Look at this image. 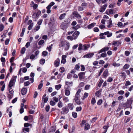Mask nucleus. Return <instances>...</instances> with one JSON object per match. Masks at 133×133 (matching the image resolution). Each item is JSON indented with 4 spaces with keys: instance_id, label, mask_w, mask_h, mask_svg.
<instances>
[{
    "instance_id": "nucleus-34",
    "label": "nucleus",
    "mask_w": 133,
    "mask_h": 133,
    "mask_svg": "<svg viewBox=\"0 0 133 133\" xmlns=\"http://www.w3.org/2000/svg\"><path fill=\"white\" fill-rule=\"evenodd\" d=\"M104 33H102L99 36L100 37V38L101 39H104L105 38V36H104Z\"/></svg>"
},
{
    "instance_id": "nucleus-24",
    "label": "nucleus",
    "mask_w": 133,
    "mask_h": 133,
    "mask_svg": "<svg viewBox=\"0 0 133 133\" xmlns=\"http://www.w3.org/2000/svg\"><path fill=\"white\" fill-rule=\"evenodd\" d=\"M120 43L118 41H116L112 43V45H114L116 46H117L119 45V44H120Z\"/></svg>"
},
{
    "instance_id": "nucleus-13",
    "label": "nucleus",
    "mask_w": 133,
    "mask_h": 133,
    "mask_svg": "<svg viewBox=\"0 0 133 133\" xmlns=\"http://www.w3.org/2000/svg\"><path fill=\"white\" fill-rule=\"evenodd\" d=\"M60 61L59 59L57 58L54 62V64L55 67H58Z\"/></svg>"
},
{
    "instance_id": "nucleus-3",
    "label": "nucleus",
    "mask_w": 133,
    "mask_h": 133,
    "mask_svg": "<svg viewBox=\"0 0 133 133\" xmlns=\"http://www.w3.org/2000/svg\"><path fill=\"white\" fill-rule=\"evenodd\" d=\"M79 34V31H75L72 35L74 39H76Z\"/></svg>"
},
{
    "instance_id": "nucleus-31",
    "label": "nucleus",
    "mask_w": 133,
    "mask_h": 133,
    "mask_svg": "<svg viewBox=\"0 0 133 133\" xmlns=\"http://www.w3.org/2000/svg\"><path fill=\"white\" fill-rule=\"evenodd\" d=\"M72 116L75 118H76L77 117V114L76 112H72Z\"/></svg>"
},
{
    "instance_id": "nucleus-22",
    "label": "nucleus",
    "mask_w": 133,
    "mask_h": 133,
    "mask_svg": "<svg viewBox=\"0 0 133 133\" xmlns=\"http://www.w3.org/2000/svg\"><path fill=\"white\" fill-rule=\"evenodd\" d=\"M66 15V14L65 13L62 14L59 17V19L61 20L64 19Z\"/></svg>"
},
{
    "instance_id": "nucleus-51",
    "label": "nucleus",
    "mask_w": 133,
    "mask_h": 133,
    "mask_svg": "<svg viewBox=\"0 0 133 133\" xmlns=\"http://www.w3.org/2000/svg\"><path fill=\"white\" fill-rule=\"evenodd\" d=\"M76 103L77 104H80L81 103V102L80 101L79 99H78L75 101Z\"/></svg>"
},
{
    "instance_id": "nucleus-26",
    "label": "nucleus",
    "mask_w": 133,
    "mask_h": 133,
    "mask_svg": "<svg viewBox=\"0 0 133 133\" xmlns=\"http://www.w3.org/2000/svg\"><path fill=\"white\" fill-rule=\"evenodd\" d=\"M1 61L2 62V64L3 66H4L5 64V58L4 57H2L1 59Z\"/></svg>"
},
{
    "instance_id": "nucleus-48",
    "label": "nucleus",
    "mask_w": 133,
    "mask_h": 133,
    "mask_svg": "<svg viewBox=\"0 0 133 133\" xmlns=\"http://www.w3.org/2000/svg\"><path fill=\"white\" fill-rule=\"evenodd\" d=\"M30 83V82L29 81L25 82L24 83V85L25 86H28Z\"/></svg>"
},
{
    "instance_id": "nucleus-20",
    "label": "nucleus",
    "mask_w": 133,
    "mask_h": 133,
    "mask_svg": "<svg viewBox=\"0 0 133 133\" xmlns=\"http://www.w3.org/2000/svg\"><path fill=\"white\" fill-rule=\"evenodd\" d=\"M96 24V23H93L90 24L87 27L88 29H90L93 28Z\"/></svg>"
},
{
    "instance_id": "nucleus-2",
    "label": "nucleus",
    "mask_w": 133,
    "mask_h": 133,
    "mask_svg": "<svg viewBox=\"0 0 133 133\" xmlns=\"http://www.w3.org/2000/svg\"><path fill=\"white\" fill-rule=\"evenodd\" d=\"M70 24L69 22L67 21H65L63 22L61 25V27L63 30H64L68 27Z\"/></svg>"
},
{
    "instance_id": "nucleus-33",
    "label": "nucleus",
    "mask_w": 133,
    "mask_h": 133,
    "mask_svg": "<svg viewBox=\"0 0 133 133\" xmlns=\"http://www.w3.org/2000/svg\"><path fill=\"white\" fill-rule=\"evenodd\" d=\"M48 100V98L47 97H45L44 98L43 97L42 98V101H44V103H46L47 102Z\"/></svg>"
},
{
    "instance_id": "nucleus-49",
    "label": "nucleus",
    "mask_w": 133,
    "mask_h": 133,
    "mask_svg": "<svg viewBox=\"0 0 133 133\" xmlns=\"http://www.w3.org/2000/svg\"><path fill=\"white\" fill-rule=\"evenodd\" d=\"M48 54V52L46 51H43L42 52V55L44 56H46Z\"/></svg>"
},
{
    "instance_id": "nucleus-60",
    "label": "nucleus",
    "mask_w": 133,
    "mask_h": 133,
    "mask_svg": "<svg viewBox=\"0 0 133 133\" xmlns=\"http://www.w3.org/2000/svg\"><path fill=\"white\" fill-rule=\"evenodd\" d=\"M90 85H87L85 86L84 88L85 90H88L89 89Z\"/></svg>"
},
{
    "instance_id": "nucleus-12",
    "label": "nucleus",
    "mask_w": 133,
    "mask_h": 133,
    "mask_svg": "<svg viewBox=\"0 0 133 133\" xmlns=\"http://www.w3.org/2000/svg\"><path fill=\"white\" fill-rule=\"evenodd\" d=\"M103 77L106 78L107 76L109 75L108 71L107 69L104 71L103 73Z\"/></svg>"
},
{
    "instance_id": "nucleus-25",
    "label": "nucleus",
    "mask_w": 133,
    "mask_h": 133,
    "mask_svg": "<svg viewBox=\"0 0 133 133\" xmlns=\"http://www.w3.org/2000/svg\"><path fill=\"white\" fill-rule=\"evenodd\" d=\"M63 106V104L62 102L59 101L57 104V106L59 108H62Z\"/></svg>"
},
{
    "instance_id": "nucleus-10",
    "label": "nucleus",
    "mask_w": 133,
    "mask_h": 133,
    "mask_svg": "<svg viewBox=\"0 0 133 133\" xmlns=\"http://www.w3.org/2000/svg\"><path fill=\"white\" fill-rule=\"evenodd\" d=\"M94 54L93 53H89L84 55L83 57V58H90L92 57L94 55Z\"/></svg>"
},
{
    "instance_id": "nucleus-58",
    "label": "nucleus",
    "mask_w": 133,
    "mask_h": 133,
    "mask_svg": "<svg viewBox=\"0 0 133 133\" xmlns=\"http://www.w3.org/2000/svg\"><path fill=\"white\" fill-rule=\"evenodd\" d=\"M50 104L51 105L54 106L56 104V103L54 101H51L50 102Z\"/></svg>"
},
{
    "instance_id": "nucleus-50",
    "label": "nucleus",
    "mask_w": 133,
    "mask_h": 133,
    "mask_svg": "<svg viewBox=\"0 0 133 133\" xmlns=\"http://www.w3.org/2000/svg\"><path fill=\"white\" fill-rule=\"evenodd\" d=\"M117 93L119 95H123L124 94V91L123 90H120Z\"/></svg>"
},
{
    "instance_id": "nucleus-55",
    "label": "nucleus",
    "mask_w": 133,
    "mask_h": 133,
    "mask_svg": "<svg viewBox=\"0 0 133 133\" xmlns=\"http://www.w3.org/2000/svg\"><path fill=\"white\" fill-rule=\"evenodd\" d=\"M80 26L79 25H77L75 26H73L72 28L74 29L75 30H77L79 28H80Z\"/></svg>"
},
{
    "instance_id": "nucleus-29",
    "label": "nucleus",
    "mask_w": 133,
    "mask_h": 133,
    "mask_svg": "<svg viewBox=\"0 0 133 133\" xmlns=\"http://www.w3.org/2000/svg\"><path fill=\"white\" fill-rule=\"evenodd\" d=\"M103 82V80L102 79L100 80L98 84V86L99 87H101Z\"/></svg>"
},
{
    "instance_id": "nucleus-7",
    "label": "nucleus",
    "mask_w": 133,
    "mask_h": 133,
    "mask_svg": "<svg viewBox=\"0 0 133 133\" xmlns=\"http://www.w3.org/2000/svg\"><path fill=\"white\" fill-rule=\"evenodd\" d=\"M112 21L111 19H110L109 20L107 21V26L108 28H111L112 26Z\"/></svg>"
},
{
    "instance_id": "nucleus-62",
    "label": "nucleus",
    "mask_w": 133,
    "mask_h": 133,
    "mask_svg": "<svg viewBox=\"0 0 133 133\" xmlns=\"http://www.w3.org/2000/svg\"><path fill=\"white\" fill-rule=\"evenodd\" d=\"M53 99V100L56 102H58V99L56 97H54Z\"/></svg>"
},
{
    "instance_id": "nucleus-39",
    "label": "nucleus",
    "mask_w": 133,
    "mask_h": 133,
    "mask_svg": "<svg viewBox=\"0 0 133 133\" xmlns=\"http://www.w3.org/2000/svg\"><path fill=\"white\" fill-rule=\"evenodd\" d=\"M70 44L69 43H67L66 44V46L65 48V49L66 50H68L69 48Z\"/></svg>"
},
{
    "instance_id": "nucleus-53",
    "label": "nucleus",
    "mask_w": 133,
    "mask_h": 133,
    "mask_svg": "<svg viewBox=\"0 0 133 133\" xmlns=\"http://www.w3.org/2000/svg\"><path fill=\"white\" fill-rule=\"evenodd\" d=\"M30 129L29 128H24L23 129V132H24V130L27 132H28L29 131Z\"/></svg>"
},
{
    "instance_id": "nucleus-9",
    "label": "nucleus",
    "mask_w": 133,
    "mask_h": 133,
    "mask_svg": "<svg viewBox=\"0 0 133 133\" xmlns=\"http://www.w3.org/2000/svg\"><path fill=\"white\" fill-rule=\"evenodd\" d=\"M85 72H81L78 74V76L80 80H81L84 78V76L85 75Z\"/></svg>"
},
{
    "instance_id": "nucleus-14",
    "label": "nucleus",
    "mask_w": 133,
    "mask_h": 133,
    "mask_svg": "<svg viewBox=\"0 0 133 133\" xmlns=\"http://www.w3.org/2000/svg\"><path fill=\"white\" fill-rule=\"evenodd\" d=\"M90 128V125L88 123L85 124L84 129L85 130L89 129Z\"/></svg>"
},
{
    "instance_id": "nucleus-64",
    "label": "nucleus",
    "mask_w": 133,
    "mask_h": 133,
    "mask_svg": "<svg viewBox=\"0 0 133 133\" xmlns=\"http://www.w3.org/2000/svg\"><path fill=\"white\" fill-rule=\"evenodd\" d=\"M113 79L112 77H109L107 80V81L108 82H111L113 81Z\"/></svg>"
},
{
    "instance_id": "nucleus-16",
    "label": "nucleus",
    "mask_w": 133,
    "mask_h": 133,
    "mask_svg": "<svg viewBox=\"0 0 133 133\" xmlns=\"http://www.w3.org/2000/svg\"><path fill=\"white\" fill-rule=\"evenodd\" d=\"M65 94L66 96H69L70 94V92L68 88H66L65 90Z\"/></svg>"
},
{
    "instance_id": "nucleus-56",
    "label": "nucleus",
    "mask_w": 133,
    "mask_h": 133,
    "mask_svg": "<svg viewBox=\"0 0 133 133\" xmlns=\"http://www.w3.org/2000/svg\"><path fill=\"white\" fill-rule=\"evenodd\" d=\"M65 45L64 43L63 42H60L59 44V45L61 47Z\"/></svg>"
},
{
    "instance_id": "nucleus-5",
    "label": "nucleus",
    "mask_w": 133,
    "mask_h": 133,
    "mask_svg": "<svg viewBox=\"0 0 133 133\" xmlns=\"http://www.w3.org/2000/svg\"><path fill=\"white\" fill-rule=\"evenodd\" d=\"M62 112L61 113L62 114H66L69 111V109L66 107H63L62 108Z\"/></svg>"
},
{
    "instance_id": "nucleus-27",
    "label": "nucleus",
    "mask_w": 133,
    "mask_h": 133,
    "mask_svg": "<svg viewBox=\"0 0 133 133\" xmlns=\"http://www.w3.org/2000/svg\"><path fill=\"white\" fill-rule=\"evenodd\" d=\"M101 90H99L98 91L96 92L95 93V95L97 97H99L100 95V93L101 92Z\"/></svg>"
},
{
    "instance_id": "nucleus-32",
    "label": "nucleus",
    "mask_w": 133,
    "mask_h": 133,
    "mask_svg": "<svg viewBox=\"0 0 133 133\" xmlns=\"http://www.w3.org/2000/svg\"><path fill=\"white\" fill-rule=\"evenodd\" d=\"M96 102V101L95 98H92L91 100V104L94 105Z\"/></svg>"
},
{
    "instance_id": "nucleus-28",
    "label": "nucleus",
    "mask_w": 133,
    "mask_h": 133,
    "mask_svg": "<svg viewBox=\"0 0 133 133\" xmlns=\"http://www.w3.org/2000/svg\"><path fill=\"white\" fill-rule=\"evenodd\" d=\"M63 100L65 102H67L69 101V100L68 99V97H64L63 98Z\"/></svg>"
},
{
    "instance_id": "nucleus-35",
    "label": "nucleus",
    "mask_w": 133,
    "mask_h": 133,
    "mask_svg": "<svg viewBox=\"0 0 133 133\" xmlns=\"http://www.w3.org/2000/svg\"><path fill=\"white\" fill-rule=\"evenodd\" d=\"M25 50L26 49L24 47H23L22 48L21 50V52L22 54H24L25 53Z\"/></svg>"
},
{
    "instance_id": "nucleus-21",
    "label": "nucleus",
    "mask_w": 133,
    "mask_h": 133,
    "mask_svg": "<svg viewBox=\"0 0 133 133\" xmlns=\"http://www.w3.org/2000/svg\"><path fill=\"white\" fill-rule=\"evenodd\" d=\"M89 47V46L88 45H87L86 44H84L83 46V50H85L87 49Z\"/></svg>"
},
{
    "instance_id": "nucleus-6",
    "label": "nucleus",
    "mask_w": 133,
    "mask_h": 133,
    "mask_svg": "<svg viewBox=\"0 0 133 133\" xmlns=\"http://www.w3.org/2000/svg\"><path fill=\"white\" fill-rule=\"evenodd\" d=\"M133 101V98H129L127 101V104L129 106H130Z\"/></svg>"
},
{
    "instance_id": "nucleus-54",
    "label": "nucleus",
    "mask_w": 133,
    "mask_h": 133,
    "mask_svg": "<svg viewBox=\"0 0 133 133\" xmlns=\"http://www.w3.org/2000/svg\"><path fill=\"white\" fill-rule=\"evenodd\" d=\"M52 44H51V46H48L46 48L49 51H50L52 48Z\"/></svg>"
},
{
    "instance_id": "nucleus-52",
    "label": "nucleus",
    "mask_w": 133,
    "mask_h": 133,
    "mask_svg": "<svg viewBox=\"0 0 133 133\" xmlns=\"http://www.w3.org/2000/svg\"><path fill=\"white\" fill-rule=\"evenodd\" d=\"M81 70L82 71H84L85 70V68L84 65H81Z\"/></svg>"
},
{
    "instance_id": "nucleus-19",
    "label": "nucleus",
    "mask_w": 133,
    "mask_h": 133,
    "mask_svg": "<svg viewBox=\"0 0 133 133\" xmlns=\"http://www.w3.org/2000/svg\"><path fill=\"white\" fill-rule=\"evenodd\" d=\"M68 106L70 110H72L74 108V105L73 103H69L68 105Z\"/></svg>"
},
{
    "instance_id": "nucleus-30",
    "label": "nucleus",
    "mask_w": 133,
    "mask_h": 133,
    "mask_svg": "<svg viewBox=\"0 0 133 133\" xmlns=\"http://www.w3.org/2000/svg\"><path fill=\"white\" fill-rule=\"evenodd\" d=\"M66 84L69 86H72L73 83L72 82H69L68 81H66L65 82Z\"/></svg>"
},
{
    "instance_id": "nucleus-36",
    "label": "nucleus",
    "mask_w": 133,
    "mask_h": 133,
    "mask_svg": "<svg viewBox=\"0 0 133 133\" xmlns=\"http://www.w3.org/2000/svg\"><path fill=\"white\" fill-rule=\"evenodd\" d=\"M46 8L47 9V13L48 14L50 13L51 12V10H50L51 8L49 6H47L46 7Z\"/></svg>"
},
{
    "instance_id": "nucleus-4",
    "label": "nucleus",
    "mask_w": 133,
    "mask_h": 133,
    "mask_svg": "<svg viewBox=\"0 0 133 133\" xmlns=\"http://www.w3.org/2000/svg\"><path fill=\"white\" fill-rule=\"evenodd\" d=\"M110 47H105L102 49H101L100 51L98 52V53L100 54L102 52H105L108 50L110 48Z\"/></svg>"
},
{
    "instance_id": "nucleus-38",
    "label": "nucleus",
    "mask_w": 133,
    "mask_h": 133,
    "mask_svg": "<svg viewBox=\"0 0 133 133\" xmlns=\"http://www.w3.org/2000/svg\"><path fill=\"white\" fill-rule=\"evenodd\" d=\"M61 84L57 85L55 86V88L56 89L58 90L61 88Z\"/></svg>"
},
{
    "instance_id": "nucleus-17",
    "label": "nucleus",
    "mask_w": 133,
    "mask_h": 133,
    "mask_svg": "<svg viewBox=\"0 0 133 133\" xmlns=\"http://www.w3.org/2000/svg\"><path fill=\"white\" fill-rule=\"evenodd\" d=\"M104 34L105 35H107V36L109 37L112 36V33L111 32H110L109 31H107L104 32Z\"/></svg>"
},
{
    "instance_id": "nucleus-61",
    "label": "nucleus",
    "mask_w": 133,
    "mask_h": 133,
    "mask_svg": "<svg viewBox=\"0 0 133 133\" xmlns=\"http://www.w3.org/2000/svg\"><path fill=\"white\" fill-rule=\"evenodd\" d=\"M37 17H38L36 14V13H34L32 15V18L35 19L37 18Z\"/></svg>"
},
{
    "instance_id": "nucleus-59",
    "label": "nucleus",
    "mask_w": 133,
    "mask_h": 133,
    "mask_svg": "<svg viewBox=\"0 0 133 133\" xmlns=\"http://www.w3.org/2000/svg\"><path fill=\"white\" fill-rule=\"evenodd\" d=\"M131 83V82L129 81H127L125 83V85L126 86H128L130 85Z\"/></svg>"
},
{
    "instance_id": "nucleus-44",
    "label": "nucleus",
    "mask_w": 133,
    "mask_h": 133,
    "mask_svg": "<svg viewBox=\"0 0 133 133\" xmlns=\"http://www.w3.org/2000/svg\"><path fill=\"white\" fill-rule=\"evenodd\" d=\"M44 41L43 40H41L38 43V44L39 45H42L44 43Z\"/></svg>"
},
{
    "instance_id": "nucleus-42",
    "label": "nucleus",
    "mask_w": 133,
    "mask_h": 133,
    "mask_svg": "<svg viewBox=\"0 0 133 133\" xmlns=\"http://www.w3.org/2000/svg\"><path fill=\"white\" fill-rule=\"evenodd\" d=\"M45 60L44 59H42L40 61V63L41 64H43L45 62Z\"/></svg>"
},
{
    "instance_id": "nucleus-18",
    "label": "nucleus",
    "mask_w": 133,
    "mask_h": 133,
    "mask_svg": "<svg viewBox=\"0 0 133 133\" xmlns=\"http://www.w3.org/2000/svg\"><path fill=\"white\" fill-rule=\"evenodd\" d=\"M4 82L3 81L1 82V86H2L1 90L3 91L4 90L5 87V84H4Z\"/></svg>"
},
{
    "instance_id": "nucleus-63",
    "label": "nucleus",
    "mask_w": 133,
    "mask_h": 133,
    "mask_svg": "<svg viewBox=\"0 0 133 133\" xmlns=\"http://www.w3.org/2000/svg\"><path fill=\"white\" fill-rule=\"evenodd\" d=\"M101 57H104L106 56L107 55L105 52H104L102 53L101 54Z\"/></svg>"
},
{
    "instance_id": "nucleus-23",
    "label": "nucleus",
    "mask_w": 133,
    "mask_h": 133,
    "mask_svg": "<svg viewBox=\"0 0 133 133\" xmlns=\"http://www.w3.org/2000/svg\"><path fill=\"white\" fill-rule=\"evenodd\" d=\"M75 16L78 18H80L81 16L78 13L75 12L74 13Z\"/></svg>"
},
{
    "instance_id": "nucleus-41",
    "label": "nucleus",
    "mask_w": 133,
    "mask_h": 133,
    "mask_svg": "<svg viewBox=\"0 0 133 133\" xmlns=\"http://www.w3.org/2000/svg\"><path fill=\"white\" fill-rule=\"evenodd\" d=\"M129 67V65L127 64H125L123 66V68L125 69H127Z\"/></svg>"
},
{
    "instance_id": "nucleus-8",
    "label": "nucleus",
    "mask_w": 133,
    "mask_h": 133,
    "mask_svg": "<svg viewBox=\"0 0 133 133\" xmlns=\"http://www.w3.org/2000/svg\"><path fill=\"white\" fill-rule=\"evenodd\" d=\"M107 6V4H105L102 6L101 9L99 10V11L101 12H103L105 10Z\"/></svg>"
},
{
    "instance_id": "nucleus-1",
    "label": "nucleus",
    "mask_w": 133,
    "mask_h": 133,
    "mask_svg": "<svg viewBox=\"0 0 133 133\" xmlns=\"http://www.w3.org/2000/svg\"><path fill=\"white\" fill-rule=\"evenodd\" d=\"M16 78V76H13L9 84L8 89L9 91V93L11 94L9 95V96H10V98H12L13 96L14 92L13 88H14V86L15 84Z\"/></svg>"
},
{
    "instance_id": "nucleus-15",
    "label": "nucleus",
    "mask_w": 133,
    "mask_h": 133,
    "mask_svg": "<svg viewBox=\"0 0 133 133\" xmlns=\"http://www.w3.org/2000/svg\"><path fill=\"white\" fill-rule=\"evenodd\" d=\"M27 91V89L26 88H23L22 89L21 93L23 95H25L26 94Z\"/></svg>"
},
{
    "instance_id": "nucleus-47",
    "label": "nucleus",
    "mask_w": 133,
    "mask_h": 133,
    "mask_svg": "<svg viewBox=\"0 0 133 133\" xmlns=\"http://www.w3.org/2000/svg\"><path fill=\"white\" fill-rule=\"evenodd\" d=\"M102 102V100L101 99H99L97 102V104L98 105H100Z\"/></svg>"
},
{
    "instance_id": "nucleus-45",
    "label": "nucleus",
    "mask_w": 133,
    "mask_h": 133,
    "mask_svg": "<svg viewBox=\"0 0 133 133\" xmlns=\"http://www.w3.org/2000/svg\"><path fill=\"white\" fill-rule=\"evenodd\" d=\"M67 38L68 40H69L71 41H72L73 39H74L72 37V36H67Z\"/></svg>"
},
{
    "instance_id": "nucleus-40",
    "label": "nucleus",
    "mask_w": 133,
    "mask_h": 133,
    "mask_svg": "<svg viewBox=\"0 0 133 133\" xmlns=\"http://www.w3.org/2000/svg\"><path fill=\"white\" fill-rule=\"evenodd\" d=\"M120 74H121V76L122 77H123L124 78H125L126 77V75L125 73L124 72H121Z\"/></svg>"
},
{
    "instance_id": "nucleus-43",
    "label": "nucleus",
    "mask_w": 133,
    "mask_h": 133,
    "mask_svg": "<svg viewBox=\"0 0 133 133\" xmlns=\"http://www.w3.org/2000/svg\"><path fill=\"white\" fill-rule=\"evenodd\" d=\"M33 24H34L33 23H32L30 25H29V26L28 27V29L29 30H30L32 28V26H33Z\"/></svg>"
},
{
    "instance_id": "nucleus-11",
    "label": "nucleus",
    "mask_w": 133,
    "mask_h": 133,
    "mask_svg": "<svg viewBox=\"0 0 133 133\" xmlns=\"http://www.w3.org/2000/svg\"><path fill=\"white\" fill-rule=\"evenodd\" d=\"M105 13L106 14L109 15L110 14H113V11L112 9H107L105 12Z\"/></svg>"
},
{
    "instance_id": "nucleus-37",
    "label": "nucleus",
    "mask_w": 133,
    "mask_h": 133,
    "mask_svg": "<svg viewBox=\"0 0 133 133\" xmlns=\"http://www.w3.org/2000/svg\"><path fill=\"white\" fill-rule=\"evenodd\" d=\"M82 108L81 107H77L76 108V110L77 111H79L81 110Z\"/></svg>"
},
{
    "instance_id": "nucleus-46",
    "label": "nucleus",
    "mask_w": 133,
    "mask_h": 133,
    "mask_svg": "<svg viewBox=\"0 0 133 133\" xmlns=\"http://www.w3.org/2000/svg\"><path fill=\"white\" fill-rule=\"evenodd\" d=\"M82 47H83L82 44L81 43L79 45V47L78 48V50L79 51H80L82 49H83Z\"/></svg>"
},
{
    "instance_id": "nucleus-57",
    "label": "nucleus",
    "mask_w": 133,
    "mask_h": 133,
    "mask_svg": "<svg viewBox=\"0 0 133 133\" xmlns=\"http://www.w3.org/2000/svg\"><path fill=\"white\" fill-rule=\"evenodd\" d=\"M7 49L6 48L4 50V52H3V55L6 56V55L7 54Z\"/></svg>"
}]
</instances>
